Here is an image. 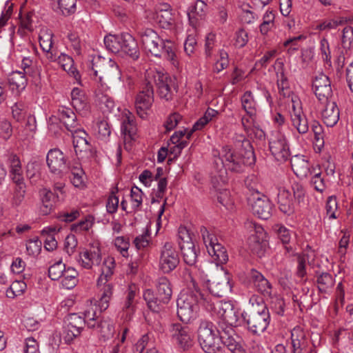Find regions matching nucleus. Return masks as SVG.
Here are the masks:
<instances>
[{
  "instance_id": "11",
  "label": "nucleus",
  "mask_w": 353,
  "mask_h": 353,
  "mask_svg": "<svg viewBox=\"0 0 353 353\" xmlns=\"http://www.w3.org/2000/svg\"><path fill=\"white\" fill-rule=\"evenodd\" d=\"M146 80L148 82L153 81L156 85L159 97L166 101L172 97V88L174 86V80L167 73L162 71L150 70L147 72Z\"/></svg>"
},
{
  "instance_id": "59",
  "label": "nucleus",
  "mask_w": 353,
  "mask_h": 353,
  "mask_svg": "<svg viewBox=\"0 0 353 353\" xmlns=\"http://www.w3.org/2000/svg\"><path fill=\"white\" fill-rule=\"evenodd\" d=\"M325 210L326 215L330 219H335L338 217V202L336 196H330L327 198Z\"/></svg>"
},
{
  "instance_id": "13",
  "label": "nucleus",
  "mask_w": 353,
  "mask_h": 353,
  "mask_svg": "<svg viewBox=\"0 0 353 353\" xmlns=\"http://www.w3.org/2000/svg\"><path fill=\"white\" fill-rule=\"evenodd\" d=\"M289 112L292 126L299 134H305L308 132L307 120L302 110L301 101L297 96H292L289 103Z\"/></svg>"
},
{
  "instance_id": "16",
  "label": "nucleus",
  "mask_w": 353,
  "mask_h": 353,
  "mask_svg": "<svg viewBox=\"0 0 353 353\" xmlns=\"http://www.w3.org/2000/svg\"><path fill=\"white\" fill-rule=\"evenodd\" d=\"M46 162L50 172L54 174L63 176L70 170L67 158L59 148L50 149L48 152Z\"/></svg>"
},
{
  "instance_id": "58",
  "label": "nucleus",
  "mask_w": 353,
  "mask_h": 353,
  "mask_svg": "<svg viewBox=\"0 0 353 353\" xmlns=\"http://www.w3.org/2000/svg\"><path fill=\"white\" fill-rule=\"evenodd\" d=\"M26 288V284L23 281H15L12 282L10 288L6 290V296L10 299H14L16 296L23 294Z\"/></svg>"
},
{
  "instance_id": "52",
  "label": "nucleus",
  "mask_w": 353,
  "mask_h": 353,
  "mask_svg": "<svg viewBox=\"0 0 353 353\" xmlns=\"http://www.w3.org/2000/svg\"><path fill=\"white\" fill-rule=\"evenodd\" d=\"M316 282L319 290L326 292L334 285V279L330 274L323 272L317 277Z\"/></svg>"
},
{
  "instance_id": "9",
  "label": "nucleus",
  "mask_w": 353,
  "mask_h": 353,
  "mask_svg": "<svg viewBox=\"0 0 353 353\" xmlns=\"http://www.w3.org/2000/svg\"><path fill=\"white\" fill-rule=\"evenodd\" d=\"M200 233L207 251L211 256L212 261L216 265L225 263L228 260V255L225 248L218 241L217 238L210 233L205 227H201Z\"/></svg>"
},
{
  "instance_id": "29",
  "label": "nucleus",
  "mask_w": 353,
  "mask_h": 353,
  "mask_svg": "<svg viewBox=\"0 0 353 353\" xmlns=\"http://www.w3.org/2000/svg\"><path fill=\"white\" fill-rule=\"evenodd\" d=\"M245 227L250 233L248 238L249 244L252 250H255L259 247L264 239L265 236L264 229L261 225L251 221H246Z\"/></svg>"
},
{
  "instance_id": "45",
  "label": "nucleus",
  "mask_w": 353,
  "mask_h": 353,
  "mask_svg": "<svg viewBox=\"0 0 353 353\" xmlns=\"http://www.w3.org/2000/svg\"><path fill=\"white\" fill-rule=\"evenodd\" d=\"M57 12L64 16L74 14L77 10V0H52Z\"/></svg>"
},
{
  "instance_id": "48",
  "label": "nucleus",
  "mask_w": 353,
  "mask_h": 353,
  "mask_svg": "<svg viewBox=\"0 0 353 353\" xmlns=\"http://www.w3.org/2000/svg\"><path fill=\"white\" fill-rule=\"evenodd\" d=\"M143 299L145 301L148 308L154 312H160L163 305L159 302V298L155 297L154 292L150 289H146L143 294Z\"/></svg>"
},
{
  "instance_id": "2",
  "label": "nucleus",
  "mask_w": 353,
  "mask_h": 353,
  "mask_svg": "<svg viewBox=\"0 0 353 353\" xmlns=\"http://www.w3.org/2000/svg\"><path fill=\"white\" fill-rule=\"evenodd\" d=\"M141 42L146 52L152 56L163 58L172 65L179 68V63L176 55V47L170 40L163 39L152 29L146 28L141 34Z\"/></svg>"
},
{
  "instance_id": "10",
  "label": "nucleus",
  "mask_w": 353,
  "mask_h": 353,
  "mask_svg": "<svg viewBox=\"0 0 353 353\" xmlns=\"http://www.w3.org/2000/svg\"><path fill=\"white\" fill-rule=\"evenodd\" d=\"M241 323H246L248 330L254 334L263 332L268 327L270 321V316L268 309L263 305L261 311H257L248 314L247 312L241 313Z\"/></svg>"
},
{
  "instance_id": "19",
  "label": "nucleus",
  "mask_w": 353,
  "mask_h": 353,
  "mask_svg": "<svg viewBox=\"0 0 353 353\" xmlns=\"http://www.w3.org/2000/svg\"><path fill=\"white\" fill-rule=\"evenodd\" d=\"M248 202L253 214L259 218L267 220L271 216L273 204L266 196H260L259 194L256 193L248 199Z\"/></svg>"
},
{
  "instance_id": "44",
  "label": "nucleus",
  "mask_w": 353,
  "mask_h": 353,
  "mask_svg": "<svg viewBox=\"0 0 353 353\" xmlns=\"http://www.w3.org/2000/svg\"><path fill=\"white\" fill-rule=\"evenodd\" d=\"M205 353H223L221 334L199 343Z\"/></svg>"
},
{
  "instance_id": "35",
  "label": "nucleus",
  "mask_w": 353,
  "mask_h": 353,
  "mask_svg": "<svg viewBox=\"0 0 353 353\" xmlns=\"http://www.w3.org/2000/svg\"><path fill=\"white\" fill-rule=\"evenodd\" d=\"M94 329L103 341L110 339L114 333L113 321L108 317H103L99 321H95Z\"/></svg>"
},
{
  "instance_id": "33",
  "label": "nucleus",
  "mask_w": 353,
  "mask_h": 353,
  "mask_svg": "<svg viewBox=\"0 0 353 353\" xmlns=\"http://www.w3.org/2000/svg\"><path fill=\"white\" fill-rule=\"evenodd\" d=\"M8 85L10 90L14 94H20L27 85V79L23 72H12L8 77Z\"/></svg>"
},
{
  "instance_id": "23",
  "label": "nucleus",
  "mask_w": 353,
  "mask_h": 353,
  "mask_svg": "<svg viewBox=\"0 0 353 353\" xmlns=\"http://www.w3.org/2000/svg\"><path fill=\"white\" fill-rule=\"evenodd\" d=\"M70 132L72 135L73 146L76 154L79 156L80 158H83L90 152V145L87 139L88 137V134L80 128Z\"/></svg>"
},
{
  "instance_id": "30",
  "label": "nucleus",
  "mask_w": 353,
  "mask_h": 353,
  "mask_svg": "<svg viewBox=\"0 0 353 353\" xmlns=\"http://www.w3.org/2000/svg\"><path fill=\"white\" fill-rule=\"evenodd\" d=\"M48 59L51 61H57L63 70L72 76L77 81H79L80 74L76 68L74 67V61L71 57L64 53H61L59 56L50 54V56H48Z\"/></svg>"
},
{
  "instance_id": "60",
  "label": "nucleus",
  "mask_w": 353,
  "mask_h": 353,
  "mask_svg": "<svg viewBox=\"0 0 353 353\" xmlns=\"http://www.w3.org/2000/svg\"><path fill=\"white\" fill-rule=\"evenodd\" d=\"M341 45L343 49L350 50L353 46V28L347 26L343 29Z\"/></svg>"
},
{
  "instance_id": "42",
  "label": "nucleus",
  "mask_w": 353,
  "mask_h": 353,
  "mask_svg": "<svg viewBox=\"0 0 353 353\" xmlns=\"http://www.w3.org/2000/svg\"><path fill=\"white\" fill-rule=\"evenodd\" d=\"M241 107L248 116L253 117L256 114L257 103L251 91H246L241 97Z\"/></svg>"
},
{
  "instance_id": "50",
  "label": "nucleus",
  "mask_w": 353,
  "mask_h": 353,
  "mask_svg": "<svg viewBox=\"0 0 353 353\" xmlns=\"http://www.w3.org/2000/svg\"><path fill=\"white\" fill-rule=\"evenodd\" d=\"M275 12L268 10L263 16V22L260 25V32L262 34H267L274 26Z\"/></svg>"
},
{
  "instance_id": "40",
  "label": "nucleus",
  "mask_w": 353,
  "mask_h": 353,
  "mask_svg": "<svg viewBox=\"0 0 353 353\" xmlns=\"http://www.w3.org/2000/svg\"><path fill=\"white\" fill-rule=\"evenodd\" d=\"M192 273L194 274V276L192 278V285L193 288L192 291L197 292L199 295V294H204L202 292V290H201V287L207 286L210 282L208 274H205L203 270L197 268L196 267L193 268Z\"/></svg>"
},
{
  "instance_id": "54",
  "label": "nucleus",
  "mask_w": 353,
  "mask_h": 353,
  "mask_svg": "<svg viewBox=\"0 0 353 353\" xmlns=\"http://www.w3.org/2000/svg\"><path fill=\"white\" fill-rule=\"evenodd\" d=\"M319 54L323 61L328 66L332 65V56L330 43L326 38H322L319 41Z\"/></svg>"
},
{
  "instance_id": "49",
  "label": "nucleus",
  "mask_w": 353,
  "mask_h": 353,
  "mask_svg": "<svg viewBox=\"0 0 353 353\" xmlns=\"http://www.w3.org/2000/svg\"><path fill=\"white\" fill-rule=\"evenodd\" d=\"M272 230L283 245L289 244L291 240V232L289 229L282 224H275L273 225ZM285 248L288 252L292 250L291 247L285 246Z\"/></svg>"
},
{
  "instance_id": "12",
  "label": "nucleus",
  "mask_w": 353,
  "mask_h": 353,
  "mask_svg": "<svg viewBox=\"0 0 353 353\" xmlns=\"http://www.w3.org/2000/svg\"><path fill=\"white\" fill-rule=\"evenodd\" d=\"M269 149L278 162L287 161L290 155V148L285 136L280 132H273L269 139Z\"/></svg>"
},
{
  "instance_id": "24",
  "label": "nucleus",
  "mask_w": 353,
  "mask_h": 353,
  "mask_svg": "<svg viewBox=\"0 0 353 353\" xmlns=\"http://www.w3.org/2000/svg\"><path fill=\"white\" fill-rule=\"evenodd\" d=\"M152 19L162 28H168L173 23L171 6L168 3H159L155 6Z\"/></svg>"
},
{
  "instance_id": "43",
  "label": "nucleus",
  "mask_w": 353,
  "mask_h": 353,
  "mask_svg": "<svg viewBox=\"0 0 353 353\" xmlns=\"http://www.w3.org/2000/svg\"><path fill=\"white\" fill-rule=\"evenodd\" d=\"M53 34L52 32L46 28H43L40 30L39 34V45L42 50L47 54V57L53 54L51 51L53 45Z\"/></svg>"
},
{
  "instance_id": "20",
  "label": "nucleus",
  "mask_w": 353,
  "mask_h": 353,
  "mask_svg": "<svg viewBox=\"0 0 353 353\" xmlns=\"http://www.w3.org/2000/svg\"><path fill=\"white\" fill-rule=\"evenodd\" d=\"M291 353H316L312 347H309L310 340L300 326L294 327L291 331Z\"/></svg>"
},
{
  "instance_id": "6",
  "label": "nucleus",
  "mask_w": 353,
  "mask_h": 353,
  "mask_svg": "<svg viewBox=\"0 0 353 353\" xmlns=\"http://www.w3.org/2000/svg\"><path fill=\"white\" fill-rule=\"evenodd\" d=\"M115 268V259L113 256H107L101 267V274L97 280L99 300L98 307L101 312L109 307L112 295L113 286L110 282Z\"/></svg>"
},
{
  "instance_id": "64",
  "label": "nucleus",
  "mask_w": 353,
  "mask_h": 353,
  "mask_svg": "<svg viewBox=\"0 0 353 353\" xmlns=\"http://www.w3.org/2000/svg\"><path fill=\"white\" fill-rule=\"evenodd\" d=\"M42 243L38 239L34 237L29 239L26 243V251L30 256H37L41 250Z\"/></svg>"
},
{
  "instance_id": "51",
  "label": "nucleus",
  "mask_w": 353,
  "mask_h": 353,
  "mask_svg": "<svg viewBox=\"0 0 353 353\" xmlns=\"http://www.w3.org/2000/svg\"><path fill=\"white\" fill-rule=\"evenodd\" d=\"M71 172L70 181L72 185L78 188H83L85 187L84 172L81 167L73 166L70 168Z\"/></svg>"
},
{
  "instance_id": "28",
  "label": "nucleus",
  "mask_w": 353,
  "mask_h": 353,
  "mask_svg": "<svg viewBox=\"0 0 353 353\" xmlns=\"http://www.w3.org/2000/svg\"><path fill=\"white\" fill-rule=\"evenodd\" d=\"M71 104L79 114L85 116L89 113L90 105L88 97L85 92L78 88H73L71 92Z\"/></svg>"
},
{
  "instance_id": "47",
  "label": "nucleus",
  "mask_w": 353,
  "mask_h": 353,
  "mask_svg": "<svg viewBox=\"0 0 353 353\" xmlns=\"http://www.w3.org/2000/svg\"><path fill=\"white\" fill-rule=\"evenodd\" d=\"M123 33L118 35L109 34L104 37V44L108 50L112 53H120Z\"/></svg>"
},
{
  "instance_id": "26",
  "label": "nucleus",
  "mask_w": 353,
  "mask_h": 353,
  "mask_svg": "<svg viewBox=\"0 0 353 353\" xmlns=\"http://www.w3.org/2000/svg\"><path fill=\"white\" fill-rule=\"evenodd\" d=\"M121 131L124 137L125 145L134 139L137 133V127L134 121L133 114L129 112H123L121 119Z\"/></svg>"
},
{
  "instance_id": "39",
  "label": "nucleus",
  "mask_w": 353,
  "mask_h": 353,
  "mask_svg": "<svg viewBox=\"0 0 353 353\" xmlns=\"http://www.w3.org/2000/svg\"><path fill=\"white\" fill-rule=\"evenodd\" d=\"M221 334V330H218L210 321H202L198 328L199 343L206 341L216 335Z\"/></svg>"
},
{
  "instance_id": "63",
  "label": "nucleus",
  "mask_w": 353,
  "mask_h": 353,
  "mask_svg": "<svg viewBox=\"0 0 353 353\" xmlns=\"http://www.w3.org/2000/svg\"><path fill=\"white\" fill-rule=\"evenodd\" d=\"M311 129L314 135V141L319 146L324 145L323 128L317 121H313L311 123Z\"/></svg>"
},
{
  "instance_id": "34",
  "label": "nucleus",
  "mask_w": 353,
  "mask_h": 353,
  "mask_svg": "<svg viewBox=\"0 0 353 353\" xmlns=\"http://www.w3.org/2000/svg\"><path fill=\"white\" fill-rule=\"evenodd\" d=\"M290 163L292 170L298 177H307L312 174L310 169V163L304 157L295 155L291 159Z\"/></svg>"
},
{
  "instance_id": "53",
  "label": "nucleus",
  "mask_w": 353,
  "mask_h": 353,
  "mask_svg": "<svg viewBox=\"0 0 353 353\" xmlns=\"http://www.w3.org/2000/svg\"><path fill=\"white\" fill-rule=\"evenodd\" d=\"M94 223V217L92 215H87L79 222L71 225V230L76 233H81L90 230Z\"/></svg>"
},
{
  "instance_id": "25",
  "label": "nucleus",
  "mask_w": 353,
  "mask_h": 353,
  "mask_svg": "<svg viewBox=\"0 0 353 353\" xmlns=\"http://www.w3.org/2000/svg\"><path fill=\"white\" fill-rule=\"evenodd\" d=\"M321 110V118L327 127L334 126L339 119V110L336 103L331 101H324Z\"/></svg>"
},
{
  "instance_id": "57",
  "label": "nucleus",
  "mask_w": 353,
  "mask_h": 353,
  "mask_svg": "<svg viewBox=\"0 0 353 353\" xmlns=\"http://www.w3.org/2000/svg\"><path fill=\"white\" fill-rule=\"evenodd\" d=\"M65 265L61 261L50 265L48 269L49 277L54 281L60 280L66 270Z\"/></svg>"
},
{
  "instance_id": "46",
  "label": "nucleus",
  "mask_w": 353,
  "mask_h": 353,
  "mask_svg": "<svg viewBox=\"0 0 353 353\" xmlns=\"http://www.w3.org/2000/svg\"><path fill=\"white\" fill-rule=\"evenodd\" d=\"M77 276V271L73 268L68 267L60 279L62 287L67 290L74 288L78 283Z\"/></svg>"
},
{
  "instance_id": "27",
  "label": "nucleus",
  "mask_w": 353,
  "mask_h": 353,
  "mask_svg": "<svg viewBox=\"0 0 353 353\" xmlns=\"http://www.w3.org/2000/svg\"><path fill=\"white\" fill-rule=\"evenodd\" d=\"M219 327L221 329L222 347L223 345L227 347V348L232 353H241V345L234 337V326L227 325L224 327L221 325V323L219 322Z\"/></svg>"
},
{
  "instance_id": "31",
  "label": "nucleus",
  "mask_w": 353,
  "mask_h": 353,
  "mask_svg": "<svg viewBox=\"0 0 353 353\" xmlns=\"http://www.w3.org/2000/svg\"><path fill=\"white\" fill-rule=\"evenodd\" d=\"M58 119L70 132H74L79 128L74 112L68 107H59L58 110Z\"/></svg>"
},
{
  "instance_id": "14",
  "label": "nucleus",
  "mask_w": 353,
  "mask_h": 353,
  "mask_svg": "<svg viewBox=\"0 0 353 353\" xmlns=\"http://www.w3.org/2000/svg\"><path fill=\"white\" fill-rule=\"evenodd\" d=\"M168 334L172 342L183 350H188L193 345V336L190 329L179 323L170 325Z\"/></svg>"
},
{
  "instance_id": "61",
  "label": "nucleus",
  "mask_w": 353,
  "mask_h": 353,
  "mask_svg": "<svg viewBox=\"0 0 353 353\" xmlns=\"http://www.w3.org/2000/svg\"><path fill=\"white\" fill-rule=\"evenodd\" d=\"M207 10L208 6L204 1L196 0L188 13L189 18H194L196 15L201 18L205 14Z\"/></svg>"
},
{
  "instance_id": "32",
  "label": "nucleus",
  "mask_w": 353,
  "mask_h": 353,
  "mask_svg": "<svg viewBox=\"0 0 353 353\" xmlns=\"http://www.w3.org/2000/svg\"><path fill=\"white\" fill-rule=\"evenodd\" d=\"M10 176L14 183H24L23 170L19 157L14 154H10L8 158Z\"/></svg>"
},
{
  "instance_id": "55",
  "label": "nucleus",
  "mask_w": 353,
  "mask_h": 353,
  "mask_svg": "<svg viewBox=\"0 0 353 353\" xmlns=\"http://www.w3.org/2000/svg\"><path fill=\"white\" fill-rule=\"evenodd\" d=\"M142 190L137 186L132 187L130 191V202L134 211L141 210L143 203Z\"/></svg>"
},
{
  "instance_id": "1",
  "label": "nucleus",
  "mask_w": 353,
  "mask_h": 353,
  "mask_svg": "<svg viewBox=\"0 0 353 353\" xmlns=\"http://www.w3.org/2000/svg\"><path fill=\"white\" fill-rule=\"evenodd\" d=\"M241 145L243 148L236 151L228 145H224L220 150H214V165L222 176L226 170L233 172H241L247 165H251L255 162L253 149L246 139H243Z\"/></svg>"
},
{
  "instance_id": "62",
  "label": "nucleus",
  "mask_w": 353,
  "mask_h": 353,
  "mask_svg": "<svg viewBox=\"0 0 353 353\" xmlns=\"http://www.w3.org/2000/svg\"><path fill=\"white\" fill-rule=\"evenodd\" d=\"M114 246L116 247L118 252L123 257L128 256V250L130 248L129 239L125 236H117L114 241Z\"/></svg>"
},
{
  "instance_id": "7",
  "label": "nucleus",
  "mask_w": 353,
  "mask_h": 353,
  "mask_svg": "<svg viewBox=\"0 0 353 353\" xmlns=\"http://www.w3.org/2000/svg\"><path fill=\"white\" fill-rule=\"evenodd\" d=\"M219 112L212 108H208L203 117L198 119L191 130L183 129L175 132L170 137V141L174 144L173 152L180 154L181 150L188 145V141L190 139L192 133L201 130L213 119L216 118Z\"/></svg>"
},
{
  "instance_id": "21",
  "label": "nucleus",
  "mask_w": 353,
  "mask_h": 353,
  "mask_svg": "<svg viewBox=\"0 0 353 353\" xmlns=\"http://www.w3.org/2000/svg\"><path fill=\"white\" fill-rule=\"evenodd\" d=\"M153 94V86L150 81L148 82L144 89L137 94L135 100V108L141 118L146 117L147 112L154 101Z\"/></svg>"
},
{
  "instance_id": "8",
  "label": "nucleus",
  "mask_w": 353,
  "mask_h": 353,
  "mask_svg": "<svg viewBox=\"0 0 353 353\" xmlns=\"http://www.w3.org/2000/svg\"><path fill=\"white\" fill-rule=\"evenodd\" d=\"M203 305L201 296L197 292L188 290L181 292L177 299V315L185 323L194 320L198 314L199 304Z\"/></svg>"
},
{
  "instance_id": "37",
  "label": "nucleus",
  "mask_w": 353,
  "mask_h": 353,
  "mask_svg": "<svg viewBox=\"0 0 353 353\" xmlns=\"http://www.w3.org/2000/svg\"><path fill=\"white\" fill-rule=\"evenodd\" d=\"M156 287L159 302L162 303L163 305L167 304L170 301L172 294L169 280L165 276L159 278L157 281Z\"/></svg>"
},
{
  "instance_id": "18",
  "label": "nucleus",
  "mask_w": 353,
  "mask_h": 353,
  "mask_svg": "<svg viewBox=\"0 0 353 353\" xmlns=\"http://www.w3.org/2000/svg\"><path fill=\"white\" fill-rule=\"evenodd\" d=\"M247 279L254 289L267 299L274 296L273 288L270 282L259 271L251 269L247 272Z\"/></svg>"
},
{
  "instance_id": "17",
  "label": "nucleus",
  "mask_w": 353,
  "mask_h": 353,
  "mask_svg": "<svg viewBox=\"0 0 353 353\" xmlns=\"http://www.w3.org/2000/svg\"><path fill=\"white\" fill-rule=\"evenodd\" d=\"M179 263L177 252L172 243L166 242L161 248L159 267L163 273H170L174 270Z\"/></svg>"
},
{
  "instance_id": "4",
  "label": "nucleus",
  "mask_w": 353,
  "mask_h": 353,
  "mask_svg": "<svg viewBox=\"0 0 353 353\" xmlns=\"http://www.w3.org/2000/svg\"><path fill=\"white\" fill-rule=\"evenodd\" d=\"M199 295L205 309L213 317L221 320L225 327L241 325V314L231 301H225L216 297L212 300L211 296L204 297V294H199Z\"/></svg>"
},
{
  "instance_id": "15",
  "label": "nucleus",
  "mask_w": 353,
  "mask_h": 353,
  "mask_svg": "<svg viewBox=\"0 0 353 353\" xmlns=\"http://www.w3.org/2000/svg\"><path fill=\"white\" fill-rule=\"evenodd\" d=\"M179 245L184 262L188 265H194L196 261L197 252L188 230L185 228L179 230Z\"/></svg>"
},
{
  "instance_id": "41",
  "label": "nucleus",
  "mask_w": 353,
  "mask_h": 353,
  "mask_svg": "<svg viewBox=\"0 0 353 353\" xmlns=\"http://www.w3.org/2000/svg\"><path fill=\"white\" fill-rule=\"evenodd\" d=\"M228 282L226 281H212L210 282L207 287V290H203L202 292L204 293V297H207L208 296H211L213 300L214 297L219 299L223 296V294L228 289Z\"/></svg>"
},
{
  "instance_id": "38",
  "label": "nucleus",
  "mask_w": 353,
  "mask_h": 353,
  "mask_svg": "<svg viewBox=\"0 0 353 353\" xmlns=\"http://www.w3.org/2000/svg\"><path fill=\"white\" fill-rule=\"evenodd\" d=\"M101 261L99 251L85 250L79 254L78 262L81 267L90 269L94 265H99Z\"/></svg>"
},
{
  "instance_id": "22",
  "label": "nucleus",
  "mask_w": 353,
  "mask_h": 353,
  "mask_svg": "<svg viewBox=\"0 0 353 353\" xmlns=\"http://www.w3.org/2000/svg\"><path fill=\"white\" fill-rule=\"evenodd\" d=\"M312 87L316 97L321 103L332 97L331 82L327 75L323 73L316 75L313 81Z\"/></svg>"
},
{
  "instance_id": "3",
  "label": "nucleus",
  "mask_w": 353,
  "mask_h": 353,
  "mask_svg": "<svg viewBox=\"0 0 353 353\" xmlns=\"http://www.w3.org/2000/svg\"><path fill=\"white\" fill-rule=\"evenodd\" d=\"M90 75L103 90H107L110 85L122 81V73L116 61L100 56H94L89 64Z\"/></svg>"
},
{
  "instance_id": "5",
  "label": "nucleus",
  "mask_w": 353,
  "mask_h": 353,
  "mask_svg": "<svg viewBox=\"0 0 353 353\" xmlns=\"http://www.w3.org/2000/svg\"><path fill=\"white\" fill-rule=\"evenodd\" d=\"M292 192L285 187L278 188L276 203L279 210L286 216L295 214L304 203L305 191L303 186L296 182L292 185Z\"/></svg>"
},
{
  "instance_id": "36",
  "label": "nucleus",
  "mask_w": 353,
  "mask_h": 353,
  "mask_svg": "<svg viewBox=\"0 0 353 353\" xmlns=\"http://www.w3.org/2000/svg\"><path fill=\"white\" fill-rule=\"evenodd\" d=\"M121 47L122 49H121L120 54L128 55L134 60L139 58V51L137 43L131 34L123 33V40L121 43Z\"/></svg>"
},
{
  "instance_id": "56",
  "label": "nucleus",
  "mask_w": 353,
  "mask_h": 353,
  "mask_svg": "<svg viewBox=\"0 0 353 353\" xmlns=\"http://www.w3.org/2000/svg\"><path fill=\"white\" fill-rule=\"evenodd\" d=\"M97 305H93L92 302L87 304L86 308L83 312V319H85L88 327H95V321L97 317Z\"/></svg>"
}]
</instances>
